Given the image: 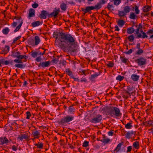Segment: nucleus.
I'll list each match as a JSON object with an SVG mask.
<instances>
[{
  "mask_svg": "<svg viewBox=\"0 0 153 153\" xmlns=\"http://www.w3.org/2000/svg\"><path fill=\"white\" fill-rule=\"evenodd\" d=\"M136 48L138 49H139L140 48V43H138L137 44Z\"/></svg>",
  "mask_w": 153,
  "mask_h": 153,
  "instance_id": "59",
  "label": "nucleus"
},
{
  "mask_svg": "<svg viewBox=\"0 0 153 153\" xmlns=\"http://www.w3.org/2000/svg\"><path fill=\"white\" fill-rule=\"evenodd\" d=\"M87 81V79L85 78H82L81 79V82H86Z\"/></svg>",
  "mask_w": 153,
  "mask_h": 153,
  "instance_id": "61",
  "label": "nucleus"
},
{
  "mask_svg": "<svg viewBox=\"0 0 153 153\" xmlns=\"http://www.w3.org/2000/svg\"><path fill=\"white\" fill-rule=\"evenodd\" d=\"M107 112L108 114L111 117H121L122 114L120 112L119 109L117 107L110 106L107 107Z\"/></svg>",
  "mask_w": 153,
  "mask_h": 153,
  "instance_id": "3",
  "label": "nucleus"
},
{
  "mask_svg": "<svg viewBox=\"0 0 153 153\" xmlns=\"http://www.w3.org/2000/svg\"><path fill=\"white\" fill-rule=\"evenodd\" d=\"M100 141L105 144H107L109 143L110 139L109 138H104L102 140H101Z\"/></svg>",
  "mask_w": 153,
  "mask_h": 153,
  "instance_id": "29",
  "label": "nucleus"
},
{
  "mask_svg": "<svg viewBox=\"0 0 153 153\" xmlns=\"http://www.w3.org/2000/svg\"><path fill=\"white\" fill-rule=\"evenodd\" d=\"M143 53V51L141 49H138L135 53V54L137 55H141Z\"/></svg>",
  "mask_w": 153,
  "mask_h": 153,
  "instance_id": "35",
  "label": "nucleus"
},
{
  "mask_svg": "<svg viewBox=\"0 0 153 153\" xmlns=\"http://www.w3.org/2000/svg\"><path fill=\"white\" fill-rule=\"evenodd\" d=\"M125 24V22L123 20H119L118 22V25L121 27L123 26Z\"/></svg>",
  "mask_w": 153,
  "mask_h": 153,
  "instance_id": "32",
  "label": "nucleus"
},
{
  "mask_svg": "<svg viewBox=\"0 0 153 153\" xmlns=\"http://www.w3.org/2000/svg\"><path fill=\"white\" fill-rule=\"evenodd\" d=\"M35 145L38 148L41 149L43 148V144L42 143L38 142V143L35 144Z\"/></svg>",
  "mask_w": 153,
  "mask_h": 153,
  "instance_id": "36",
  "label": "nucleus"
},
{
  "mask_svg": "<svg viewBox=\"0 0 153 153\" xmlns=\"http://www.w3.org/2000/svg\"><path fill=\"white\" fill-rule=\"evenodd\" d=\"M72 78L74 79L75 81H77L78 82H79L80 81L79 79L78 78L75 77L74 76Z\"/></svg>",
  "mask_w": 153,
  "mask_h": 153,
  "instance_id": "60",
  "label": "nucleus"
},
{
  "mask_svg": "<svg viewBox=\"0 0 153 153\" xmlns=\"http://www.w3.org/2000/svg\"><path fill=\"white\" fill-rule=\"evenodd\" d=\"M53 36L56 39L55 44L57 46L73 52L77 50V43L74 37L70 34L55 32Z\"/></svg>",
  "mask_w": 153,
  "mask_h": 153,
  "instance_id": "1",
  "label": "nucleus"
},
{
  "mask_svg": "<svg viewBox=\"0 0 153 153\" xmlns=\"http://www.w3.org/2000/svg\"><path fill=\"white\" fill-rule=\"evenodd\" d=\"M10 47L9 46H6L4 50V51L6 53L8 52L9 51Z\"/></svg>",
  "mask_w": 153,
  "mask_h": 153,
  "instance_id": "40",
  "label": "nucleus"
},
{
  "mask_svg": "<svg viewBox=\"0 0 153 153\" xmlns=\"http://www.w3.org/2000/svg\"><path fill=\"white\" fill-rule=\"evenodd\" d=\"M14 60L13 61L11 59L9 60V63L10 65H13L14 64Z\"/></svg>",
  "mask_w": 153,
  "mask_h": 153,
  "instance_id": "57",
  "label": "nucleus"
},
{
  "mask_svg": "<svg viewBox=\"0 0 153 153\" xmlns=\"http://www.w3.org/2000/svg\"><path fill=\"white\" fill-rule=\"evenodd\" d=\"M133 52V50L132 49H130L128 51L124 52V53L127 54H129Z\"/></svg>",
  "mask_w": 153,
  "mask_h": 153,
  "instance_id": "50",
  "label": "nucleus"
},
{
  "mask_svg": "<svg viewBox=\"0 0 153 153\" xmlns=\"http://www.w3.org/2000/svg\"><path fill=\"white\" fill-rule=\"evenodd\" d=\"M66 74L70 76L71 78H72L74 76L72 74V72L69 69H66Z\"/></svg>",
  "mask_w": 153,
  "mask_h": 153,
  "instance_id": "21",
  "label": "nucleus"
},
{
  "mask_svg": "<svg viewBox=\"0 0 153 153\" xmlns=\"http://www.w3.org/2000/svg\"><path fill=\"white\" fill-rule=\"evenodd\" d=\"M11 56L14 58H17L14 60L15 62L17 63L15 64V67L20 68H23L25 67L26 65L22 63V59H27L28 58L27 56L25 55H21V53L19 51H12Z\"/></svg>",
  "mask_w": 153,
  "mask_h": 153,
  "instance_id": "2",
  "label": "nucleus"
},
{
  "mask_svg": "<svg viewBox=\"0 0 153 153\" xmlns=\"http://www.w3.org/2000/svg\"><path fill=\"white\" fill-rule=\"evenodd\" d=\"M35 10H29L28 16L30 18L35 16Z\"/></svg>",
  "mask_w": 153,
  "mask_h": 153,
  "instance_id": "22",
  "label": "nucleus"
},
{
  "mask_svg": "<svg viewBox=\"0 0 153 153\" xmlns=\"http://www.w3.org/2000/svg\"><path fill=\"white\" fill-rule=\"evenodd\" d=\"M38 55V53L37 52L34 51V52H31V56L35 58Z\"/></svg>",
  "mask_w": 153,
  "mask_h": 153,
  "instance_id": "41",
  "label": "nucleus"
},
{
  "mask_svg": "<svg viewBox=\"0 0 153 153\" xmlns=\"http://www.w3.org/2000/svg\"><path fill=\"white\" fill-rule=\"evenodd\" d=\"M135 31V30L132 27H130L127 29V31L128 34H131L133 33Z\"/></svg>",
  "mask_w": 153,
  "mask_h": 153,
  "instance_id": "25",
  "label": "nucleus"
},
{
  "mask_svg": "<svg viewBox=\"0 0 153 153\" xmlns=\"http://www.w3.org/2000/svg\"><path fill=\"white\" fill-rule=\"evenodd\" d=\"M88 146V142L87 141H85L83 143L82 146L84 147H86Z\"/></svg>",
  "mask_w": 153,
  "mask_h": 153,
  "instance_id": "49",
  "label": "nucleus"
},
{
  "mask_svg": "<svg viewBox=\"0 0 153 153\" xmlns=\"http://www.w3.org/2000/svg\"><path fill=\"white\" fill-rule=\"evenodd\" d=\"M132 127L131 123H128L125 125V127L127 129H130Z\"/></svg>",
  "mask_w": 153,
  "mask_h": 153,
  "instance_id": "31",
  "label": "nucleus"
},
{
  "mask_svg": "<svg viewBox=\"0 0 153 153\" xmlns=\"http://www.w3.org/2000/svg\"><path fill=\"white\" fill-rule=\"evenodd\" d=\"M120 58L121 59V61L123 63H126L127 62L128 60V59L127 58H125L123 57H120Z\"/></svg>",
  "mask_w": 153,
  "mask_h": 153,
  "instance_id": "39",
  "label": "nucleus"
},
{
  "mask_svg": "<svg viewBox=\"0 0 153 153\" xmlns=\"http://www.w3.org/2000/svg\"><path fill=\"white\" fill-rule=\"evenodd\" d=\"M147 33L148 34H152L153 33V30L152 29H150L147 32Z\"/></svg>",
  "mask_w": 153,
  "mask_h": 153,
  "instance_id": "56",
  "label": "nucleus"
},
{
  "mask_svg": "<svg viewBox=\"0 0 153 153\" xmlns=\"http://www.w3.org/2000/svg\"><path fill=\"white\" fill-rule=\"evenodd\" d=\"M4 64L6 65H9V60H6L4 61Z\"/></svg>",
  "mask_w": 153,
  "mask_h": 153,
  "instance_id": "63",
  "label": "nucleus"
},
{
  "mask_svg": "<svg viewBox=\"0 0 153 153\" xmlns=\"http://www.w3.org/2000/svg\"><path fill=\"white\" fill-rule=\"evenodd\" d=\"M83 11V15H84L86 13L89 12V13H90V11L91 10H82Z\"/></svg>",
  "mask_w": 153,
  "mask_h": 153,
  "instance_id": "58",
  "label": "nucleus"
},
{
  "mask_svg": "<svg viewBox=\"0 0 153 153\" xmlns=\"http://www.w3.org/2000/svg\"><path fill=\"white\" fill-rule=\"evenodd\" d=\"M151 9V7L148 5L144 6L143 8V10H149Z\"/></svg>",
  "mask_w": 153,
  "mask_h": 153,
  "instance_id": "46",
  "label": "nucleus"
},
{
  "mask_svg": "<svg viewBox=\"0 0 153 153\" xmlns=\"http://www.w3.org/2000/svg\"><path fill=\"white\" fill-rule=\"evenodd\" d=\"M100 74V73H95L94 74L91 75V77L89 78V79L91 81H93L94 79L97 77Z\"/></svg>",
  "mask_w": 153,
  "mask_h": 153,
  "instance_id": "16",
  "label": "nucleus"
},
{
  "mask_svg": "<svg viewBox=\"0 0 153 153\" xmlns=\"http://www.w3.org/2000/svg\"><path fill=\"white\" fill-rule=\"evenodd\" d=\"M34 41L35 45H38L40 42V39L38 36H36L35 37Z\"/></svg>",
  "mask_w": 153,
  "mask_h": 153,
  "instance_id": "20",
  "label": "nucleus"
},
{
  "mask_svg": "<svg viewBox=\"0 0 153 153\" xmlns=\"http://www.w3.org/2000/svg\"><path fill=\"white\" fill-rule=\"evenodd\" d=\"M129 10H119L118 15L120 17L125 16L126 13L129 12Z\"/></svg>",
  "mask_w": 153,
  "mask_h": 153,
  "instance_id": "13",
  "label": "nucleus"
},
{
  "mask_svg": "<svg viewBox=\"0 0 153 153\" xmlns=\"http://www.w3.org/2000/svg\"><path fill=\"white\" fill-rule=\"evenodd\" d=\"M12 148L13 151H16L17 150L18 148L15 145H13L12 146Z\"/></svg>",
  "mask_w": 153,
  "mask_h": 153,
  "instance_id": "55",
  "label": "nucleus"
},
{
  "mask_svg": "<svg viewBox=\"0 0 153 153\" xmlns=\"http://www.w3.org/2000/svg\"><path fill=\"white\" fill-rule=\"evenodd\" d=\"M136 62L139 65L141 66L146 64V59L143 57H140L137 59Z\"/></svg>",
  "mask_w": 153,
  "mask_h": 153,
  "instance_id": "8",
  "label": "nucleus"
},
{
  "mask_svg": "<svg viewBox=\"0 0 153 153\" xmlns=\"http://www.w3.org/2000/svg\"><path fill=\"white\" fill-rule=\"evenodd\" d=\"M143 35H141V37L143 38H147L148 37V36L146 35V33L145 32L142 33Z\"/></svg>",
  "mask_w": 153,
  "mask_h": 153,
  "instance_id": "51",
  "label": "nucleus"
},
{
  "mask_svg": "<svg viewBox=\"0 0 153 153\" xmlns=\"http://www.w3.org/2000/svg\"><path fill=\"white\" fill-rule=\"evenodd\" d=\"M42 24V22H41L39 21H38L33 22L31 23V26L33 27H35L38 26Z\"/></svg>",
  "mask_w": 153,
  "mask_h": 153,
  "instance_id": "17",
  "label": "nucleus"
},
{
  "mask_svg": "<svg viewBox=\"0 0 153 153\" xmlns=\"http://www.w3.org/2000/svg\"><path fill=\"white\" fill-rule=\"evenodd\" d=\"M131 136V135L130 133H129V132H128L125 134V137L129 139L130 138Z\"/></svg>",
  "mask_w": 153,
  "mask_h": 153,
  "instance_id": "45",
  "label": "nucleus"
},
{
  "mask_svg": "<svg viewBox=\"0 0 153 153\" xmlns=\"http://www.w3.org/2000/svg\"><path fill=\"white\" fill-rule=\"evenodd\" d=\"M140 31V29L137 28L136 30L135 34H137V36L136 38H141V34L140 33H139Z\"/></svg>",
  "mask_w": 153,
  "mask_h": 153,
  "instance_id": "27",
  "label": "nucleus"
},
{
  "mask_svg": "<svg viewBox=\"0 0 153 153\" xmlns=\"http://www.w3.org/2000/svg\"><path fill=\"white\" fill-rule=\"evenodd\" d=\"M129 18L131 19H134L136 18V15L134 13L131 12L129 16Z\"/></svg>",
  "mask_w": 153,
  "mask_h": 153,
  "instance_id": "30",
  "label": "nucleus"
},
{
  "mask_svg": "<svg viewBox=\"0 0 153 153\" xmlns=\"http://www.w3.org/2000/svg\"><path fill=\"white\" fill-rule=\"evenodd\" d=\"M114 134V132H112V131H109L108 132V135L109 136H112L113 135V134Z\"/></svg>",
  "mask_w": 153,
  "mask_h": 153,
  "instance_id": "62",
  "label": "nucleus"
},
{
  "mask_svg": "<svg viewBox=\"0 0 153 153\" xmlns=\"http://www.w3.org/2000/svg\"><path fill=\"white\" fill-rule=\"evenodd\" d=\"M50 62L49 61L40 62L38 65L39 67L41 66L42 68L48 67L50 65Z\"/></svg>",
  "mask_w": 153,
  "mask_h": 153,
  "instance_id": "14",
  "label": "nucleus"
},
{
  "mask_svg": "<svg viewBox=\"0 0 153 153\" xmlns=\"http://www.w3.org/2000/svg\"><path fill=\"white\" fill-rule=\"evenodd\" d=\"M106 65L109 67H112L114 66V64L113 62H110L108 64H107Z\"/></svg>",
  "mask_w": 153,
  "mask_h": 153,
  "instance_id": "42",
  "label": "nucleus"
},
{
  "mask_svg": "<svg viewBox=\"0 0 153 153\" xmlns=\"http://www.w3.org/2000/svg\"><path fill=\"white\" fill-rule=\"evenodd\" d=\"M26 119H28L30 118V117L31 116V114L29 111L26 112Z\"/></svg>",
  "mask_w": 153,
  "mask_h": 153,
  "instance_id": "44",
  "label": "nucleus"
},
{
  "mask_svg": "<svg viewBox=\"0 0 153 153\" xmlns=\"http://www.w3.org/2000/svg\"><path fill=\"white\" fill-rule=\"evenodd\" d=\"M120 2V0H114V3L115 5H118Z\"/></svg>",
  "mask_w": 153,
  "mask_h": 153,
  "instance_id": "43",
  "label": "nucleus"
},
{
  "mask_svg": "<svg viewBox=\"0 0 153 153\" xmlns=\"http://www.w3.org/2000/svg\"><path fill=\"white\" fill-rule=\"evenodd\" d=\"M139 78V76L135 74H133L131 76V79L134 81H137Z\"/></svg>",
  "mask_w": 153,
  "mask_h": 153,
  "instance_id": "15",
  "label": "nucleus"
},
{
  "mask_svg": "<svg viewBox=\"0 0 153 153\" xmlns=\"http://www.w3.org/2000/svg\"><path fill=\"white\" fill-rule=\"evenodd\" d=\"M132 149V147L131 146H128L127 147V150L126 152L127 153H128V152H130L131 151Z\"/></svg>",
  "mask_w": 153,
  "mask_h": 153,
  "instance_id": "53",
  "label": "nucleus"
},
{
  "mask_svg": "<svg viewBox=\"0 0 153 153\" xmlns=\"http://www.w3.org/2000/svg\"><path fill=\"white\" fill-rule=\"evenodd\" d=\"M149 10H143L144 13H142L141 14L144 16H148L149 15Z\"/></svg>",
  "mask_w": 153,
  "mask_h": 153,
  "instance_id": "33",
  "label": "nucleus"
},
{
  "mask_svg": "<svg viewBox=\"0 0 153 153\" xmlns=\"http://www.w3.org/2000/svg\"><path fill=\"white\" fill-rule=\"evenodd\" d=\"M133 146L136 149H138L139 148V143L138 141H135L133 143Z\"/></svg>",
  "mask_w": 153,
  "mask_h": 153,
  "instance_id": "26",
  "label": "nucleus"
},
{
  "mask_svg": "<svg viewBox=\"0 0 153 153\" xmlns=\"http://www.w3.org/2000/svg\"><path fill=\"white\" fill-rule=\"evenodd\" d=\"M128 39L129 41L132 42L134 39V36L133 35H131L128 37Z\"/></svg>",
  "mask_w": 153,
  "mask_h": 153,
  "instance_id": "38",
  "label": "nucleus"
},
{
  "mask_svg": "<svg viewBox=\"0 0 153 153\" xmlns=\"http://www.w3.org/2000/svg\"><path fill=\"white\" fill-rule=\"evenodd\" d=\"M102 118L101 115L100 114H98L95 116L90 120L92 123H96L100 122Z\"/></svg>",
  "mask_w": 153,
  "mask_h": 153,
  "instance_id": "7",
  "label": "nucleus"
},
{
  "mask_svg": "<svg viewBox=\"0 0 153 153\" xmlns=\"http://www.w3.org/2000/svg\"><path fill=\"white\" fill-rule=\"evenodd\" d=\"M124 79V77L120 75H118L116 78V80L119 81H121L123 80Z\"/></svg>",
  "mask_w": 153,
  "mask_h": 153,
  "instance_id": "37",
  "label": "nucleus"
},
{
  "mask_svg": "<svg viewBox=\"0 0 153 153\" xmlns=\"http://www.w3.org/2000/svg\"><path fill=\"white\" fill-rule=\"evenodd\" d=\"M32 134L35 137V138H38L39 136L40 135V133L38 131L36 130L32 132Z\"/></svg>",
  "mask_w": 153,
  "mask_h": 153,
  "instance_id": "18",
  "label": "nucleus"
},
{
  "mask_svg": "<svg viewBox=\"0 0 153 153\" xmlns=\"http://www.w3.org/2000/svg\"><path fill=\"white\" fill-rule=\"evenodd\" d=\"M22 95L23 97L25 98V97H26L27 96V93H23Z\"/></svg>",
  "mask_w": 153,
  "mask_h": 153,
  "instance_id": "64",
  "label": "nucleus"
},
{
  "mask_svg": "<svg viewBox=\"0 0 153 153\" xmlns=\"http://www.w3.org/2000/svg\"><path fill=\"white\" fill-rule=\"evenodd\" d=\"M59 56H57L56 58H54L51 61V62L53 63L56 64L58 62Z\"/></svg>",
  "mask_w": 153,
  "mask_h": 153,
  "instance_id": "34",
  "label": "nucleus"
},
{
  "mask_svg": "<svg viewBox=\"0 0 153 153\" xmlns=\"http://www.w3.org/2000/svg\"><path fill=\"white\" fill-rule=\"evenodd\" d=\"M10 142L5 137H1L0 138V144L3 145L5 144H7Z\"/></svg>",
  "mask_w": 153,
  "mask_h": 153,
  "instance_id": "12",
  "label": "nucleus"
},
{
  "mask_svg": "<svg viewBox=\"0 0 153 153\" xmlns=\"http://www.w3.org/2000/svg\"><path fill=\"white\" fill-rule=\"evenodd\" d=\"M32 6L33 8H35L38 6V4L37 3H35L34 4H32Z\"/></svg>",
  "mask_w": 153,
  "mask_h": 153,
  "instance_id": "54",
  "label": "nucleus"
},
{
  "mask_svg": "<svg viewBox=\"0 0 153 153\" xmlns=\"http://www.w3.org/2000/svg\"><path fill=\"white\" fill-rule=\"evenodd\" d=\"M10 31L9 29L7 27H5L2 30L3 33L5 35H7Z\"/></svg>",
  "mask_w": 153,
  "mask_h": 153,
  "instance_id": "24",
  "label": "nucleus"
},
{
  "mask_svg": "<svg viewBox=\"0 0 153 153\" xmlns=\"http://www.w3.org/2000/svg\"><path fill=\"white\" fill-rule=\"evenodd\" d=\"M28 43L29 45H31L32 46L35 45L34 40L33 39H29L28 41Z\"/></svg>",
  "mask_w": 153,
  "mask_h": 153,
  "instance_id": "28",
  "label": "nucleus"
},
{
  "mask_svg": "<svg viewBox=\"0 0 153 153\" xmlns=\"http://www.w3.org/2000/svg\"><path fill=\"white\" fill-rule=\"evenodd\" d=\"M106 2V0H101L97 3L94 6L87 7L85 10H94V9H99L100 8L103 4Z\"/></svg>",
  "mask_w": 153,
  "mask_h": 153,
  "instance_id": "5",
  "label": "nucleus"
},
{
  "mask_svg": "<svg viewBox=\"0 0 153 153\" xmlns=\"http://www.w3.org/2000/svg\"><path fill=\"white\" fill-rule=\"evenodd\" d=\"M18 138L21 141H22L23 139H25L27 140L29 139L28 134L27 133L21 134L19 135Z\"/></svg>",
  "mask_w": 153,
  "mask_h": 153,
  "instance_id": "9",
  "label": "nucleus"
},
{
  "mask_svg": "<svg viewBox=\"0 0 153 153\" xmlns=\"http://www.w3.org/2000/svg\"><path fill=\"white\" fill-rule=\"evenodd\" d=\"M75 112V109L73 106H71L68 108V112L73 114Z\"/></svg>",
  "mask_w": 153,
  "mask_h": 153,
  "instance_id": "23",
  "label": "nucleus"
},
{
  "mask_svg": "<svg viewBox=\"0 0 153 153\" xmlns=\"http://www.w3.org/2000/svg\"><path fill=\"white\" fill-rule=\"evenodd\" d=\"M47 16H48L49 18V13L45 10H43L41 11L39 17L41 19H45L47 18Z\"/></svg>",
  "mask_w": 153,
  "mask_h": 153,
  "instance_id": "10",
  "label": "nucleus"
},
{
  "mask_svg": "<svg viewBox=\"0 0 153 153\" xmlns=\"http://www.w3.org/2000/svg\"><path fill=\"white\" fill-rule=\"evenodd\" d=\"M74 118L73 116L67 115L65 117L61 119L59 121V123L60 124H63L65 123H69L73 120Z\"/></svg>",
  "mask_w": 153,
  "mask_h": 153,
  "instance_id": "6",
  "label": "nucleus"
},
{
  "mask_svg": "<svg viewBox=\"0 0 153 153\" xmlns=\"http://www.w3.org/2000/svg\"><path fill=\"white\" fill-rule=\"evenodd\" d=\"M66 5L65 4L63 3L61 4L60 7L62 10H65Z\"/></svg>",
  "mask_w": 153,
  "mask_h": 153,
  "instance_id": "47",
  "label": "nucleus"
},
{
  "mask_svg": "<svg viewBox=\"0 0 153 153\" xmlns=\"http://www.w3.org/2000/svg\"><path fill=\"white\" fill-rule=\"evenodd\" d=\"M123 144V142L119 143L117 145L116 148L114 150V151H116V152H117L120 150L121 146Z\"/></svg>",
  "mask_w": 153,
  "mask_h": 153,
  "instance_id": "19",
  "label": "nucleus"
},
{
  "mask_svg": "<svg viewBox=\"0 0 153 153\" xmlns=\"http://www.w3.org/2000/svg\"><path fill=\"white\" fill-rule=\"evenodd\" d=\"M16 19L17 20V21L13 22L12 24V26L14 27H15L18 24H19V25L16 27V28L14 30V31L15 32L18 31L19 30L23 24V20L21 17H17Z\"/></svg>",
  "mask_w": 153,
  "mask_h": 153,
  "instance_id": "4",
  "label": "nucleus"
},
{
  "mask_svg": "<svg viewBox=\"0 0 153 153\" xmlns=\"http://www.w3.org/2000/svg\"><path fill=\"white\" fill-rule=\"evenodd\" d=\"M60 10H53V11L51 13H49V18H51L53 17L54 18L57 17V15H58Z\"/></svg>",
  "mask_w": 153,
  "mask_h": 153,
  "instance_id": "11",
  "label": "nucleus"
},
{
  "mask_svg": "<svg viewBox=\"0 0 153 153\" xmlns=\"http://www.w3.org/2000/svg\"><path fill=\"white\" fill-rule=\"evenodd\" d=\"M42 60V58L40 56L37 57L36 59V61L37 62H40Z\"/></svg>",
  "mask_w": 153,
  "mask_h": 153,
  "instance_id": "52",
  "label": "nucleus"
},
{
  "mask_svg": "<svg viewBox=\"0 0 153 153\" xmlns=\"http://www.w3.org/2000/svg\"><path fill=\"white\" fill-rule=\"evenodd\" d=\"M112 8H113V5L111 4V3H108L107 7V8L108 9H110Z\"/></svg>",
  "mask_w": 153,
  "mask_h": 153,
  "instance_id": "48",
  "label": "nucleus"
}]
</instances>
